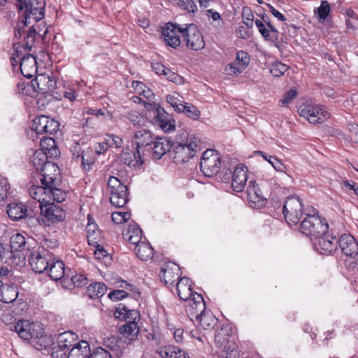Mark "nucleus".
I'll return each instance as SVG.
<instances>
[{
    "label": "nucleus",
    "mask_w": 358,
    "mask_h": 358,
    "mask_svg": "<svg viewBox=\"0 0 358 358\" xmlns=\"http://www.w3.org/2000/svg\"><path fill=\"white\" fill-rule=\"evenodd\" d=\"M338 244L343 254L352 258L358 255V243L350 234H343L338 239Z\"/></svg>",
    "instance_id": "a211bd4d"
},
{
    "label": "nucleus",
    "mask_w": 358,
    "mask_h": 358,
    "mask_svg": "<svg viewBox=\"0 0 358 358\" xmlns=\"http://www.w3.org/2000/svg\"><path fill=\"white\" fill-rule=\"evenodd\" d=\"M159 277L167 286H174V282L180 279L178 273H175L171 268L162 269Z\"/></svg>",
    "instance_id": "a18cd8bd"
},
{
    "label": "nucleus",
    "mask_w": 358,
    "mask_h": 358,
    "mask_svg": "<svg viewBox=\"0 0 358 358\" xmlns=\"http://www.w3.org/2000/svg\"><path fill=\"white\" fill-rule=\"evenodd\" d=\"M297 96V92L294 89H291L287 92L282 99L280 101L283 106H287Z\"/></svg>",
    "instance_id": "0e129e2a"
},
{
    "label": "nucleus",
    "mask_w": 358,
    "mask_h": 358,
    "mask_svg": "<svg viewBox=\"0 0 358 358\" xmlns=\"http://www.w3.org/2000/svg\"><path fill=\"white\" fill-rule=\"evenodd\" d=\"M185 24L180 25L171 22L166 23L162 27V36L166 44L173 48H177L180 45L179 34H184Z\"/></svg>",
    "instance_id": "9b49d317"
},
{
    "label": "nucleus",
    "mask_w": 358,
    "mask_h": 358,
    "mask_svg": "<svg viewBox=\"0 0 358 358\" xmlns=\"http://www.w3.org/2000/svg\"><path fill=\"white\" fill-rule=\"evenodd\" d=\"M134 138L136 140V148L139 150L141 147H148L152 145L154 137L151 131L147 129H141L135 132Z\"/></svg>",
    "instance_id": "2f4dec72"
},
{
    "label": "nucleus",
    "mask_w": 358,
    "mask_h": 358,
    "mask_svg": "<svg viewBox=\"0 0 358 358\" xmlns=\"http://www.w3.org/2000/svg\"><path fill=\"white\" fill-rule=\"evenodd\" d=\"M247 167L243 164L238 165L231 176V186L232 189L236 192H241L246 184L248 180Z\"/></svg>",
    "instance_id": "dca6fc26"
},
{
    "label": "nucleus",
    "mask_w": 358,
    "mask_h": 358,
    "mask_svg": "<svg viewBox=\"0 0 358 358\" xmlns=\"http://www.w3.org/2000/svg\"><path fill=\"white\" fill-rule=\"evenodd\" d=\"M77 336L72 331H68L59 334L57 338V345L62 348L68 349L73 347V343L76 341Z\"/></svg>",
    "instance_id": "ea45409f"
},
{
    "label": "nucleus",
    "mask_w": 358,
    "mask_h": 358,
    "mask_svg": "<svg viewBox=\"0 0 358 358\" xmlns=\"http://www.w3.org/2000/svg\"><path fill=\"white\" fill-rule=\"evenodd\" d=\"M48 155L43 151L36 150L31 157V162L36 171H41L47 164L50 163L48 161Z\"/></svg>",
    "instance_id": "37998d69"
},
{
    "label": "nucleus",
    "mask_w": 358,
    "mask_h": 358,
    "mask_svg": "<svg viewBox=\"0 0 358 358\" xmlns=\"http://www.w3.org/2000/svg\"><path fill=\"white\" fill-rule=\"evenodd\" d=\"M330 6L327 1H322L320 6L317 8V15L319 20L324 21L329 15Z\"/></svg>",
    "instance_id": "4d7b16f0"
},
{
    "label": "nucleus",
    "mask_w": 358,
    "mask_h": 358,
    "mask_svg": "<svg viewBox=\"0 0 358 358\" xmlns=\"http://www.w3.org/2000/svg\"><path fill=\"white\" fill-rule=\"evenodd\" d=\"M6 212L8 217L14 221L32 217L31 211L23 203L13 202L9 203L7 206Z\"/></svg>",
    "instance_id": "6ab92c4d"
},
{
    "label": "nucleus",
    "mask_w": 358,
    "mask_h": 358,
    "mask_svg": "<svg viewBox=\"0 0 358 358\" xmlns=\"http://www.w3.org/2000/svg\"><path fill=\"white\" fill-rule=\"evenodd\" d=\"M283 214L289 225L299 223L303 215V204L299 197L289 196L283 205Z\"/></svg>",
    "instance_id": "0eeeda50"
},
{
    "label": "nucleus",
    "mask_w": 358,
    "mask_h": 358,
    "mask_svg": "<svg viewBox=\"0 0 358 358\" xmlns=\"http://www.w3.org/2000/svg\"><path fill=\"white\" fill-rule=\"evenodd\" d=\"M105 141L108 147L110 148H120L122 145V140L120 137L114 134H108L105 138Z\"/></svg>",
    "instance_id": "bf43d9fd"
},
{
    "label": "nucleus",
    "mask_w": 358,
    "mask_h": 358,
    "mask_svg": "<svg viewBox=\"0 0 358 358\" xmlns=\"http://www.w3.org/2000/svg\"><path fill=\"white\" fill-rule=\"evenodd\" d=\"M180 110L178 113H185L187 117L192 120H198L201 115L200 110L192 104H183L182 106H180Z\"/></svg>",
    "instance_id": "09e8293b"
},
{
    "label": "nucleus",
    "mask_w": 358,
    "mask_h": 358,
    "mask_svg": "<svg viewBox=\"0 0 358 358\" xmlns=\"http://www.w3.org/2000/svg\"><path fill=\"white\" fill-rule=\"evenodd\" d=\"M124 238L132 245L139 243L142 238V231L136 223H131L128 229L123 233Z\"/></svg>",
    "instance_id": "473e14b6"
},
{
    "label": "nucleus",
    "mask_w": 358,
    "mask_h": 358,
    "mask_svg": "<svg viewBox=\"0 0 358 358\" xmlns=\"http://www.w3.org/2000/svg\"><path fill=\"white\" fill-rule=\"evenodd\" d=\"M128 200L127 187L110 193V201L114 206L117 208L124 207Z\"/></svg>",
    "instance_id": "c9c22d12"
},
{
    "label": "nucleus",
    "mask_w": 358,
    "mask_h": 358,
    "mask_svg": "<svg viewBox=\"0 0 358 358\" xmlns=\"http://www.w3.org/2000/svg\"><path fill=\"white\" fill-rule=\"evenodd\" d=\"M33 90L41 94H48L55 89L56 82L49 75L42 73L37 75L31 81Z\"/></svg>",
    "instance_id": "f8f14e48"
},
{
    "label": "nucleus",
    "mask_w": 358,
    "mask_h": 358,
    "mask_svg": "<svg viewBox=\"0 0 358 358\" xmlns=\"http://www.w3.org/2000/svg\"><path fill=\"white\" fill-rule=\"evenodd\" d=\"M173 350H175V346H165L160 348L157 350V352L162 358H171Z\"/></svg>",
    "instance_id": "774afa93"
},
{
    "label": "nucleus",
    "mask_w": 358,
    "mask_h": 358,
    "mask_svg": "<svg viewBox=\"0 0 358 358\" xmlns=\"http://www.w3.org/2000/svg\"><path fill=\"white\" fill-rule=\"evenodd\" d=\"M10 248L12 250L21 251L26 247V240L24 236L20 234L13 235L10 241Z\"/></svg>",
    "instance_id": "de8ad7c7"
},
{
    "label": "nucleus",
    "mask_w": 358,
    "mask_h": 358,
    "mask_svg": "<svg viewBox=\"0 0 358 358\" xmlns=\"http://www.w3.org/2000/svg\"><path fill=\"white\" fill-rule=\"evenodd\" d=\"M20 71L22 75L27 78L33 77L37 71L36 59L31 54H27L20 58Z\"/></svg>",
    "instance_id": "4be33fe9"
},
{
    "label": "nucleus",
    "mask_w": 358,
    "mask_h": 358,
    "mask_svg": "<svg viewBox=\"0 0 358 358\" xmlns=\"http://www.w3.org/2000/svg\"><path fill=\"white\" fill-rule=\"evenodd\" d=\"M48 185H43L41 187L39 186H33L29 189V195L36 200L38 204L39 208L41 206L45 205L48 203Z\"/></svg>",
    "instance_id": "72a5a7b5"
},
{
    "label": "nucleus",
    "mask_w": 358,
    "mask_h": 358,
    "mask_svg": "<svg viewBox=\"0 0 358 358\" xmlns=\"http://www.w3.org/2000/svg\"><path fill=\"white\" fill-rule=\"evenodd\" d=\"M94 255L96 259L103 261L105 264L111 261V256L109 252L103 248V245H96L94 247Z\"/></svg>",
    "instance_id": "8fccbe9b"
},
{
    "label": "nucleus",
    "mask_w": 358,
    "mask_h": 358,
    "mask_svg": "<svg viewBox=\"0 0 358 358\" xmlns=\"http://www.w3.org/2000/svg\"><path fill=\"white\" fill-rule=\"evenodd\" d=\"M130 215V213L128 212L117 211L112 213L111 218L115 224H120L128 221Z\"/></svg>",
    "instance_id": "6e6d98bb"
},
{
    "label": "nucleus",
    "mask_w": 358,
    "mask_h": 358,
    "mask_svg": "<svg viewBox=\"0 0 358 358\" xmlns=\"http://www.w3.org/2000/svg\"><path fill=\"white\" fill-rule=\"evenodd\" d=\"M191 320L197 326L206 330L213 329L216 325L217 320L210 310H204L199 315H196L194 319L191 317Z\"/></svg>",
    "instance_id": "412c9836"
},
{
    "label": "nucleus",
    "mask_w": 358,
    "mask_h": 358,
    "mask_svg": "<svg viewBox=\"0 0 358 358\" xmlns=\"http://www.w3.org/2000/svg\"><path fill=\"white\" fill-rule=\"evenodd\" d=\"M19 8L23 12L25 26L39 22L45 16V0H17Z\"/></svg>",
    "instance_id": "f03ea898"
},
{
    "label": "nucleus",
    "mask_w": 358,
    "mask_h": 358,
    "mask_svg": "<svg viewBox=\"0 0 358 358\" xmlns=\"http://www.w3.org/2000/svg\"><path fill=\"white\" fill-rule=\"evenodd\" d=\"M197 147L196 141L191 138L187 139L185 143L177 145L174 148L172 155L174 163L183 164L187 162L195 155Z\"/></svg>",
    "instance_id": "6e6552de"
},
{
    "label": "nucleus",
    "mask_w": 358,
    "mask_h": 358,
    "mask_svg": "<svg viewBox=\"0 0 358 358\" xmlns=\"http://www.w3.org/2000/svg\"><path fill=\"white\" fill-rule=\"evenodd\" d=\"M176 291L178 296L183 301L191 298L194 292L190 280L187 277L180 278L176 284Z\"/></svg>",
    "instance_id": "393cba45"
},
{
    "label": "nucleus",
    "mask_w": 358,
    "mask_h": 358,
    "mask_svg": "<svg viewBox=\"0 0 358 358\" xmlns=\"http://www.w3.org/2000/svg\"><path fill=\"white\" fill-rule=\"evenodd\" d=\"M187 301L188 304L186 307V312L190 318L195 317L196 315L206 310V303L201 294L194 292V294Z\"/></svg>",
    "instance_id": "aec40b11"
},
{
    "label": "nucleus",
    "mask_w": 358,
    "mask_h": 358,
    "mask_svg": "<svg viewBox=\"0 0 358 358\" xmlns=\"http://www.w3.org/2000/svg\"><path fill=\"white\" fill-rule=\"evenodd\" d=\"M287 70V67L285 64L280 62H275L271 64L270 72L275 77H279L285 73Z\"/></svg>",
    "instance_id": "5fc2aeb1"
},
{
    "label": "nucleus",
    "mask_w": 358,
    "mask_h": 358,
    "mask_svg": "<svg viewBox=\"0 0 358 358\" xmlns=\"http://www.w3.org/2000/svg\"><path fill=\"white\" fill-rule=\"evenodd\" d=\"M13 327L15 332L23 340L38 338L41 342L48 340L44 346L51 343V339L50 338L43 336V329L39 323H31L27 320H20Z\"/></svg>",
    "instance_id": "7ed1b4c3"
},
{
    "label": "nucleus",
    "mask_w": 358,
    "mask_h": 358,
    "mask_svg": "<svg viewBox=\"0 0 358 358\" xmlns=\"http://www.w3.org/2000/svg\"><path fill=\"white\" fill-rule=\"evenodd\" d=\"M313 242L315 250L320 253H330L337 248L338 239L324 233L313 239Z\"/></svg>",
    "instance_id": "ddd939ff"
},
{
    "label": "nucleus",
    "mask_w": 358,
    "mask_h": 358,
    "mask_svg": "<svg viewBox=\"0 0 358 358\" xmlns=\"http://www.w3.org/2000/svg\"><path fill=\"white\" fill-rule=\"evenodd\" d=\"M47 117L45 115H41L39 117H36L34 118L33 121L32 129L36 131L37 134H43L45 128V122L47 120Z\"/></svg>",
    "instance_id": "3c124183"
},
{
    "label": "nucleus",
    "mask_w": 358,
    "mask_h": 358,
    "mask_svg": "<svg viewBox=\"0 0 358 358\" xmlns=\"http://www.w3.org/2000/svg\"><path fill=\"white\" fill-rule=\"evenodd\" d=\"M122 161L130 167L138 168L143 164L138 148L136 151L125 150L121 155Z\"/></svg>",
    "instance_id": "cd10ccee"
},
{
    "label": "nucleus",
    "mask_w": 358,
    "mask_h": 358,
    "mask_svg": "<svg viewBox=\"0 0 358 358\" xmlns=\"http://www.w3.org/2000/svg\"><path fill=\"white\" fill-rule=\"evenodd\" d=\"M108 186L110 189V193L127 187L126 185H123L117 178L114 176H110L108 178Z\"/></svg>",
    "instance_id": "052dcab7"
},
{
    "label": "nucleus",
    "mask_w": 358,
    "mask_h": 358,
    "mask_svg": "<svg viewBox=\"0 0 358 358\" xmlns=\"http://www.w3.org/2000/svg\"><path fill=\"white\" fill-rule=\"evenodd\" d=\"M150 148L152 150V155L155 159H160L169 150V145L163 138H158L153 140Z\"/></svg>",
    "instance_id": "f704fd0d"
},
{
    "label": "nucleus",
    "mask_w": 358,
    "mask_h": 358,
    "mask_svg": "<svg viewBox=\"0 0 358 358\" xmlns=\"http://www.w3.org/2000/svg\"><path fill=\"white\" fill-rule=\"evenodd\" d=\"M9 188L8 180L0 176V203L7 197Z\"/></svg>",
    "instance_id": "680f3d73"
},
{
    "label": "nucleus",
    "mask_w": 358,
    "mask_h": 358,
    "mask_svg": "<svg viewBox=\"0 0 358 358\" xmlns=\"http://www.w3.org/2000/svg\"><path fill=\"white\" fill-rule=\"evenodd\" d=\"M134 245L136 255L141 260L147 261L152 257L153 248L149 243L141 241Z\"/></svg>",
    "instance_id": "4c0bfd02"
},
{
    "label": "nucleus",
    "mask_w": 358,
    "mask_h": 358,
    "mask_svg": "<svg viewBox=\"0 0 358 358\" xmlns=\"http://www.w3.org/2000/svg\"><path fill=\"white\" fill-rule=\"evenodd\" d=\"M80 158L81 159L83 169L85 171H90L95 162L93 150L87 148V150H83Z\"/></svg>",
    "instance_id": "c03bdc74"
},
{
    "label": "nucleus",
    "mask_w": 358,
    "mask_h": 358,
    "mask_svg": "<svg viewBox=\"0 0 358 358\" xmlns=\"http://www.w3.org/2000/svg\"><path fill=\"white\" fill-rule=\"evenodd\" d=\"M236 61L241 64L238 71L242 72L249 64L250 57L247 52L239 51L236 53Z\"/></svg>",
    "instance_id": "603ef678"
},
{
    "label": "nucleus",
    "mask_w": 358,
    "mask_h": 358,
    "mask_svg": "<svg viewBox=\"0 0 358 358\" xmlns=\"http://www.w3.org/2000/svg\"><path fill=\"white\" fill-rule=\"evenodd\" d=\"M69 352L68 349L63 348L57 345L52 349V358H66V354Z\"/></svg>",
    "instance_id": "338daca9"
},
{
    "label": "nucleus",
    "mask_w": 358,
    "mask_h": 358,
    "mask_svg": "<svg viewBox=\"0 0 358 358\" xmlns=\"http://www.w3.org/2000/svg\"><path fill=\"white\" fill-rule=\"evenodd\" d=\"M183 38L187 46L193 50H201L205 47L203 37L194 24H185Z\"/></svg>",
    "instance_id": "9d476101"
},
{
    "label": "nucleus",
    "mask_w": 358,
    "mask_h": 358,
    "mask_svg": "<svg viewBox=\"0 0 358 358\" xmlns=\"http://www.w3.org/2000/svg\"><path fill=\"white\" fill-rule=\"evenodd\" d=\"M114 315L117 319L125 320L126 322L131 320L138 322L140 319V314L138 310L130 309L122 303L116 308Z\"/></svg>",
    "instance_id": "b1692460"
},
{
    "label": "nucleus",
    "mask_w": 358,
    "mask_h": 358,
    "mask_svg": "<svg viewBox=\"0 0 358 358\" xmlns=\"http://www.w3.org/2000/svg\"><path fill=\"white\" fill-rule=\"evenodd\" d=\"M52 255L45 248H38L31 252L29 257V264L34 271L44 273L48 270L52 260Z\"/></svg>",
    "instance_id": "1a4fd4ad"
},
{
    "label": "nucleus",
    "mask_w": 358,
    "mask_h": 358,
    "mask_svg": "<svg viewBox=\"0 0 358 358\" xmlns=\"http://www.w3.org/2000/svg\"><path fill=\"white\" fill-rule=\"evenodd\" d=\"M329 225L320 217H305L301 222V231L312 241L327 232Z\"/></svg>",
    "instance_id": "39448f33"
},
{
    "label": "nucleus",
    "mask_w": 358,
    "mask_h": 358,
    "mask_svg": "<svg viewBox=\"0 0 358 358\" xmlns=\"http://www.w3.org/2000/svg\"><path fill=\"white\" fill-rule=\"evenodd\" d=\"M42 178H41L42 185H50L52 184L61 183L58 178L59 170L58 166L52 162L48 163L40 171Z\"/></svg>",
    "instance_id": "f3484780"
},
{
    "label": "nucleus",
    "mask_w": 358,
    "mask_h": 358,
    "mask_svg": "<svg viewBox=\"0 0 358 358\" xmlns=\"http://www.w3.org/2000/svg\"><path fill=\"white\" fill-rule=\"evenodd\" d=\"M230 331L231 329L229 328H222L217 331L215 336V341L216 343L221 348H223L224 350H230L231 351H233L235 348V345L229 334Z\"/></svg>",
    "instance_id": "5701e85b"
},
{
    "label": "nucleus",
    "mask_w": 358,
    "mask_h": 358,
    "mask_svg": "<svg viewBox=\"0 0 358 358\" xmlns=\"http://www.w3.org/2000/svg\"><path fill=\"white\" fill-rule=\"evenodd\" d=\"M87 242L90 245L96 247V245L103 243V238L101 231L98 230L96 223H90L86 227Z\"/></svg>",
    "instance_id": "7c9ffc66"
},
{
    "label": "nucleus",
    "mask_w": 358,
    "mask_h": 358,
    "mask_svg": "<svg viewBox=\"0 0 358 358\" xmlns=\"http://www.w3.org/2000/svg\"><path fill=\"white\" fill-rule=\"evenodd\" d=\"M88 358H111V356L108 351L102 348H99L92 354L89 355Z\"/></svg>",
    "instance_id": "69168bd1"
},
{
    "label": "nucleus",
    "mask_w": 358,
    "mask_h": 358,
    "mask_svg": "<svg viewBox=\"0 0 358 358\" xmlns=\"http://www.w3.org/2000/svg\"><path fill=\"white\" fill-rule=\"evenodd\" d=\"M119 331L124 336L129 338V340H133L137 336L139 331V327L137 322L131 320L121 326L119 329Z\"/></svg>",
    "instance_id": "a19ab883"
},
{
    "label": "nucleus",
    "mask_w": 358,
    "mask_h": 358,
    "mask_svg": "<svg viewBox=\"0 0 358 358\" xmlns=\"http://www.w3.org/2000/svg\"><path fill=\"white\" fill-rule=\"evenodd\" d=\"M107 287L103 282H95L87 287V294L91 299L100 298L105 294Z\"/></svg>",
    "instance_id": "79ce46f5"
},
{
    "label": "nucleus",
    "mask_w": 358,
    "mask_h": 358,
    "mask_svg": "<svg viewBox=\"0 0 358 358\" xmlns=\"http://www.w3.org/2000/svg\"><path fill=\"white\" fill-rule=\"evenodd\" d=\"M90 352L89 343L81 341L75 344L69 352L67 358H88Z\"/></svg>",
    "instance_id": "c85d7f7f"
},
{
    "label": "nucleus",
    "mask_w": 358,
    "mask_h": 358,
    "mask_svg": "<svg viewBox=\"0 0 358 358\" xmlns=\"http://www.w3.org/2000/svg\"><path fill=\"white\" fill-rule=\"evenodd\" d=\"M299 113L301 117H305L312 124L322 122L329 117V114L324 106L315 103L303 104L299 108Z\"/></svg>",
    "instance_id": "20e7f679"
},
{
    "label": "nucleus",
    "mask_w": 358,
    "mask_h": 358,
    "mask_svg": "<svg viewBox=\"0 0 358 358\" xmlns=\"http://www.w3.org/2000/svg\"><path fill=\"white\" fill-rule=\"evenodd\" d=\"M247 194L248 202L252 208H260L265 206L266 199L255 180L249 182Z\"/></svg>",
    "instance_id": "4468645a"
},
{
    "label": "nucleus",
    "mask_w": 358,
    "mask_h": 358,
    "mask_svg": "<svg viewBox=\"0 0 358 358\" xmlns=\"http://www.w3.org/2000/svg\"><path fill=\"white\" fill-rule=\"evenodd\" d=\"M166 101L169 103L176 111L179 112L180 110V106H182L183 103L180 99V95L178 93L173 94H168L166 96Z\"/></svg>",
    "instance_id": "864d4df0"
},
{
    "label": "nucleus",
    "mask_w": 358,
    "mask_h": 358,
    "mask_svg": "<svg viewBox=\"0 0 358 358\" xmlns=\"http://www.w3.org/2000/svg\"><path fill=\"white\" fill-rule=\"evenodd\" d=\"M151 67L157 74L164 76V77L169 81L175 83H180L182 82V77L180 76L171 71L169 69L166 68L159 62H152Z\"/></svg>",
    "instance_id": "a878e982"
},
{
    "label": "nucleus",
    "mask_w": 358,
    "mask_h": 358,
    "mask_svg": "<svg viewBox=\"0 0 358 358\" xmlns=\"http://www.w3.org/2000/svg\"><path fill=\"white\" fill-rule=\"evenodd\" d=\"M128 117L134 126H141L145 122L143 117L136 111L129 113Z\"/></svg>",
    "instance_id": "e2e57ef3"
},
{
    "label": "nucleus",
    "mask_w": 358,
    "mask_h": 358,
    "mask_svg": "<svg viewBox=\"0 0 358 358\" xmlns=\"http://www.w3.org/2000/svg\"><path fill=\"white\" fill-rule=\"evenodd\" d=\"M143 104L148 109L146 117L154 125L159 127L165 133L175 131V120L164 108L155 102L151 103L143 101Z\"/></svg>",
    "instance_id": "f257e3e1"
},
{
    "label": "nucleus",
    "mask_w": 358,
    "mask_h": 358,
    "mask_svg": "<svg viewBox=\"0 0 358 358\" xmlns=\"http://www.w3.org/2000/svg\"><path fill=\"white\" fill-rule=\"evenodd\" d=\"M45 272L48 273L51 279L55 281L59 280L64 275V264L62 262L55 260L52 257Z\"/></svg>",
    "instance_id": "c756f323"
},
{
    "label": "nucleus",
    "mask_w": 358,
    "mask_h": 358,
    "mask_svg": "<svg viewBox=\"0 0 358 358\" xmlns=\"http://www.w3.org/2000/svg\"><path fill=\"white\" fill-rule=\"evenodd\" d=\"M45 128L44 131V134H52L56 133L59 127V124L57 121L47 117V120L45 122Z\"/></svg>",
    "instance_id": "13d9d810"
},
{
    "label": "nucleus",
    "mask_w": 358,
    "mask_h": 358,
    "mask_svg": "<svg viewBox=\"0 0 358 358\" xmlns=\"http://www.w3.org/2000/svg\"><path fill=\"white\" fill-rule=\"evenodd\" d=\"M40 151H43L48 155L50 158H56L59 154V149L56 146V143L52 138H45L41 140Z\"/></svg>",
    "instance_id": "e433bc0d"
},
{
    "label": "nucleus",
    "mask_w": 358,
    "mask_h": 358,
    "mask_svg": "<svg viewBox=\"0 0 358 358\" xmlns=\"http://www.w3.org/2000/svg\"><path fill=\"white\" fill-rule=\"evenodd\" d=\"M59 184L48 185V203H52V201L62 202L66 198V193L59 187Z\"/></svg>",
    "instance_id": "58836bf2"
},
{
    "label": "nucleus",
    "mask_w": 358,
    "mask_h": 358,
    "mask_svg": "<svg viewBox=\"0 0 358 358\" xmlns=\"http://www.w3.org/2000/svg\"><path fill=\"white\" fill-rule=\"evenodd\" d=\"M256 153L257 155H260L265 160H266L275 171L285 173L287 169L286 166L278 158L273 156L266 155L262 151H257Z\"/></svg>",
    "instance_id": "49530a36"
},
{
    "label": "nucleus",
    "mask_w": 358,
    "mask_h": 358,
    "mask_svg": "<svg viewBox=\"0 0 358 358\" xmlns=\"http://www.w3.org/2000/svg\"><path fill=\"white\" fill-rule=\"evenodd\" d=\"M40 210L43 216L52 223L62 222L66 216L64 210L53 203H46Z\"/></svg>",
    "instance_id": "2eb2a0df"
},
{
    "label": "nucleus",
    "mask_w": 358,
    "mask_h": 358,
    "mask_svg": "<svg viewBox=\"0 0 358 358\" xmlns=\"http://www.w3.org/2000/svg\"><path fill=\"white\" fill-rule=\"evenodd\" d=\"M18 296L17 287L14 284H3L0 286V301L8 303L14 301Z\"/></svg>",
    "instance_id": "bb28decb"
},
{
    "label": "nucleus",
    "mask_w": 358,
    "mask_h": 358,
    "mask_svg": "<svg viewBox=\"0 0 358 358\" xmlns=\"http://www.w3.org/2000/svg\"><path fill=\"white\" fill-rule=\"evenodd\" d=\"M221 167L220 155L212 149L206 150L201 159L200 169L204 176L212 177L219 172Z\"/></svg>",
    "instance_id": "423d86ee"
}]
</instances>
